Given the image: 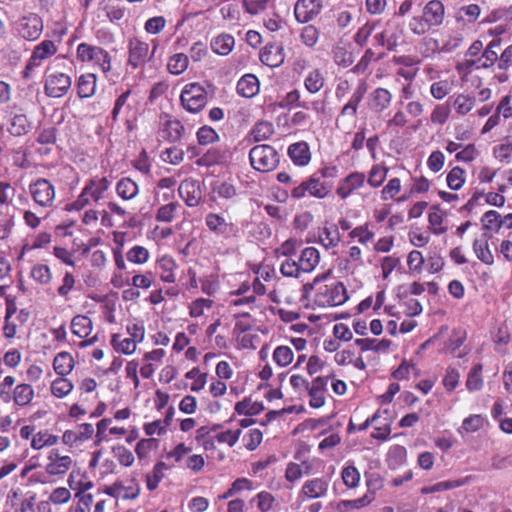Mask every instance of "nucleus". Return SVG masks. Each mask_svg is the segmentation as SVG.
Here are the masks:
<instances>
[{
	"label": "nucleus",
	"mask_w": 512,
	"mask_h": 512,
	"mask_svg": "<svg viewBox=\"0 0 512 512\" xmlns=\"http://www.w3.org/2000/svg\"><path fill=\"white\" fill-rule=\"evenodd\" d=\"M73 460L68 455H61L56 450H51L47 456V461L44 465V470H41L40 465L34 463V482L42 484L51 483L54 481L55 476L65 474L70 470Z\"/></svg>",
	"instance_id": "nucleus-1"
},
{
	"label": "nucleus",
	"mask_w": 512,
	"mask_h": 512,
	"mask_svg": "<svg viewBox=\"0 0 512 512\" xmlns=\"http://www.w3.org/2000/svg\"><path fill=\"white\" fill-rule=\"evenodd\" d=\"M31 470L32 466L26 465L21 474L16 477L11 499L14 512H32Z\"/></svg>",
	"instance_id": "nucleus-2"
},
{
	"label": "nucleus",
	"mask_w": 512,
	"mask_h": 512,
	"mask_svg": "<svg viewBox=\"0 0 512 512\" xmlns=\"http://www.w3.org/2000/svg\"><path fill=\"white\" fill-rule=\"evenodd\" d=\"M77 59L81 62L91 63L104 74L111 71L112 57L104 48L82 42L77 46Z\"/></svg>",
	"instance_id": "nucleus-3"
},
{
	"label": "nucleus",
	"mask_w": 512,
	"mask_h": 512,
	"mask_svg": "<svg viewBox=\"0 0 512 512\" xmlns=\"http://www.w3.org/2000/svg\"><path fill=\"white\" fill-rule=\"evenodd\" d=\"M348 300L345 285L339 281H333L317 288L314 302L319 307H336Z\"/></svg>",
	"instance_id": "nucleus-4"
},
{
	"label": "nucleus",
	"mask_w": 512,
	"mask_h": 512,
	"mask_svg": "<svg viewBox=\"0 0 512 512\" xmlns=\"http://www.w3.org/2000/svg\"><path fill=\"white\" fill-rule=\"evenodd\" d=\"M180 101L185 110L191 113H198L208 102V92L199 83H188L181 91Z\"/></svg>",
	"instance_id": "nucleus-5"
},
{
	"label": "nucleus",
	"mask_w": 512,
	"mask_h": 512,
	"mask_svg": "<svg viewBox=\"0 0 512 512\" xmlns=\"http://www.w3.org/2000/svg\"><path fill=\"white\" fill-rule=\"evenodd\" d=\"M330 191L331 187L322 181L317 173H314L291 190V197L299 200L308 195L317 199H324Z\"/></svg>",
	"instance_id": "nucleus-6"
},
{
	"label": "nucleus",
	"mask_w": 512,
	"mask_h": 512,
	"mask_svg": "<svg viewBox=\"0 0 512 512\" xmlns=\"http://www.w3.org/2000/svg\"><path fill=\"white\" fill-rule=\"evenodd\" d=\"M249 159L252 167L259 172L272 171L279 163L277 151L267 144L254 146L249 152Z\"/></svg>",
	"instance_id": "nucleus-7"
},
{
	"label": "nucleus",
	"mask_w": 512,
	"mask_h": 512,
	"mask_svg": "<svg viewBox=\"0 0 512 512\" xmlns=\"http://www.w3.org/2000/svg\"><path fill=\"white\" fill-rule=\"evenodd\" d=\"M156 49L157 44L154 45L152 52H150V46L147 42L137 37L131 38L128 42L127 66L133 70L144 66L154 57Z\"/></svg>",
	"instance_id": "nucleus-8"
},
{
	"label": "nucleus",
	"mask_w": 512,
	"mask_h": 512,
	"mask_svg": "<svg viewBox=\"0 0 512 512\" xmlns=\"http://www.w3.org/2000/svg\"><path fill=\"white\" fill-rule=\"evenodd\" d=\"M71 78L61 72L47 69L45 73V92L50 97H62L71 87Z\"/></svg>",
	"instance_id": "nucleus-9"
},
{
	"label": "nucleus",
	"mask_w": 512,
	"mask_h": 512,
	"mask_svg": "<svg viewBox=\"0 0 512 512\" xmlns=\"http://www.w3.org/2000/svg\"><path fill=\"white\" fill-rule=\"evenodd\" d=\"M131 95V90L128 89L122 94H120L114 104V107L111 112V119L113 122L117 121L119 115H123L128 124L129 129L131 128V123L135 119L136 110L134 108V104L129 102V97Z\"/></svg>",
	"instance_id": "nucleus-10"
},
{
	"label": "nucleus",
	"mask_w": 512,
	"mask_h": 512,
	"mask_svg": "<svg viewBox=\"0 0 512 512\" xmlns=\"http://www.w3.org/2000/svg\"><path fill=\"white\" fill-rule=\"evenodd\" d=\"M322 0H297L294 6V15L299 23H308L322 10Z\"/></svg>",
	"instance_id": "nucleus-11"
},
{
	"label": "nucleus",
	"mask_w": 512,
	"mask_h": 512,
	"mask_svg": "<svg viewBox=\"0 0 512 512\" xmlns=\"http://www.w3.org/2000/svg\"><path fill=\"white\" fill-rule=\"evenodd\" d=\"M329 488V480L324 477H316L304 482L300 492L299 498L317 499L323 498L327 495Z\"/></svg>",
	"instance_id": "nucleus-12"
},
{
	"label": "nucleus",
	"mask_w": 512,
	"mask_h": 512,
	"mask_svg": "<svg viewBox=\"0 0 512 512\" xmlns=\"http://www.w3.org/2000/svg\"><path fill=\"white\" fill-rule=\"evenodd\" d=\"M366 176L362 172H352L338 182L336 194L343 200L347 199L354 191L362 188Z\"/></svg>",
	"instance_id": "nucleus-13"
},
{
	"label": "nucleus",
	"mask_w": 512,
	"mask_h": 512,
	"mask_svg": "<svg viewBox=\"0 0 512 512\" xmlns=\"http://www.w3.org/2000/svg\"><path fill=\"white\" fill-rule=\"evenodd\" d=\"M328 377H316L306 392V396L309 397V405L312 408H320L324 406L326 402Z\"/></svg>",
	"instance_id": "nucleus-14"
},
{
	"label": "nucleus",
	"mask_w": 512,
	"mask_h": 512,
	"mask_svg": "<svg viewBox=\"0 0 512 512\" xmlns=\"http://www.w3.org/2000/svg\"><path fill=\"white\" fill-rule=\"evenodd\" d=\"M178 192L180 197L185 201L189 207H196L199 205L202 199V191L200 183L193 179L184 180L179 188Z\"/></svg>",
	"instance_id": "nucleus-15"
},
{
	"label": "nucleus",
	"mask_w": 512,
	"mask_h": 512,
	"mask_svg": "<svg viewBox=\"0 0 512 512\" xmlns=\"http://www.w3.org/2000/svg\"><path fill=\"white\" fill-rule=\"evenodd\" d=\"M55 199V189L47 179H38L34 182V202L42 207L52 206Z\"/></svg>",
	"instance_id": "nucleus-16"
},
{
	"label": "nucleus",
	"mask_w": 512,
	"mask_h": 512,
	"mask_svg": "<svg viewBox=\"0 0 512 512\" xmlns=\"http://www.w3.org/2000/svg\"><path fill=\"white\" fill-rule=\"evenodd\" d=\"M422 15L430 28L438 27L444 21L445 6L440 0H430L423 7Z\"/></svg>",
	"instance_id": "nucleus-17"
},
{
	"label": "nucleus",
	"mask_w": 512,
	"mask_h": 512,
	"mask_svg": "<svg viewBox=\"0 0 512 512\" xmlns=\"http://www.w3.org/2000/svg\"><path fill=\"white\" fill-rule=\"evenodd\" d=\"M207 228L214 234L222 237H228L234 230V225L228 222L223 216L210 212L205 217Z\"/></svg>",
	"instance_id": "nucleus-18"
},
{
	"label": "nucleus",
	"mask_w": 512,
	"mask_h": 512,
	"mask_svg": "<svg viewBox=\"0 0 512 512\" xmlns=\"http://www.w3.org/2000/svg\"><path fill=\"white\" fill-rule=\"evenodd\" d=\"M288 156L296 166H306L311 161V152L309 145L305 141H300L291 144L288 147Z\"/></svg>",
	"instance_id": "nucleus-19"
},
{
	"label": "nucleus",
	"mask_w": 512,
	"mask_h": 512,
	"mask_svg": "<svg viewBox=\"0 0 512 512\" xmlns=\"http://www.w3.org/2000/svg\"><path fill=\"white\" fill-rule=\"evenodd\" d=\"M260 60L269 67H279L284 62V49L279 44H269L260 53Z\"/></svg>",
	"instance_id": "nucleus-20"
},
{
	"label": "nucleus",
	"mask_w": 512,
	"mask_h": 512,
	"mask_svg": "<svg viewBox=\"0 0 512 512\" xmlns=\"http://www.w3.org/2000/svg\"><path fill=\"white\" fill-rule=\"evenodd\" d=\"M392 101V94L385 88H377L370 94L369 106L374 112L381 113L386 110Z\"/></svg>",
	"instance_id": "nucleus-21"
},
{
	"label": "nucleus",
	"mask_w": 512,
	"mask_h": 512,
	"mask_svg": "<svg viewBox=\"0 0 512 512\" xmlns=\"http://www.w3.org/2000/svg\"><path fill=\"white\" fill-rule=\"evenodd\" d=\"M139 333H135L129 336H122L119 334L113 335L112 343L116 352H135L136 343L142 340L143 334L140 329H137Z\"/></svg>",
	"instance_id": "nucleus-22"
},
{
	"label": "nucleus",
	"mask_w": 512,
	"mask_h": 512,
	"mask_svg": "<svg viewBox=\"0 0 512 512\" xmlns=\"http://www.w3.org/2000/svg\"><path fill=\"white\" fill-rule=\"evenodd\" d=\"M299 267L303 273L312 272L320 262V253L315 247H306L301 251Z\"/></svg>",
	"instance_id": "nucleus-23"
},
{
	"label": "nucleus",
	"mask_w": 512,
	"mask_h": 512,
	"mask_svg": "<svg viewBox=\"0 0 512 512\" xmlns=\"http://www.w3.org/2000/svg\"><path fill=\"white\" fill-rule=\"evenodd\" d=\"M491 238L487 232L482 234L480 239H475L473 242V250L477 258L484 264L491 265L494 262V257L489 249L488 241Z\"/></svg>",
	"instance_id": "nucleus-24"
},
{
	"label": "nucleus",
	"mask_w": 512,
	"mask_h": 512,
	"mask_svg": "<svg viewBox=\"0 0 512 512\" xmlns=\"http://www.w3.org/2000/svg\"><path fill=\"white\" fill-rule=\"evenodd\" d=\"M500 44V39L492 40L482 53L481 57H479L476 61H473L471 65H475L477 69L488 68L494 65V63L498 60V54L494 49L499 47Z\"/></svg>",
	"instance_id": "nucleus-25"
},
{
	"label": "nucleus",
	"mask_w": 512,
	"mask_h": 512,
	"mask_svg": "<svg viewBox=\"0 0 512 512\" xmlns=\"http://www.w3.org/2000/svg\"><path fill=\"white\" fill-rule=\"evenodd\" d=\"M109 187V180L106 177H102L89 180L84 189L90 198L97 202L104 197V193L109 189Z\"/></svg>",
	"instance_id": "nucleus-26"
},
{
	"label": "nucleus",
	"mask_w": 512,
	"mask_h": 512,
	"mask_svg": "<svg viewBox=\"0 0 512 512\" xmlns=\"http://www.w3.org/2000/svg\"><path fill=\"white\" fill-rule=\"evenodd\" d=\"M237 92L245 98H251L259 92V81L256 76L246 74L237 83Z\"/></svg>",
	"instance_id": "nucleus-27"
},
{
	"label": "nucleus",
	"mask_w": 512,
	"mask_h": 512,
	"mask_svg": "<svg viewBox=\"0 0 512 512\" xmlns=\"http://www.w3.org/2000/svg\"><path fill=\"white\" fill-rule=\"evenodd\" d=\"M96 75L93 73L83 74L77 82V93L80 98H90L96 92Z\"/></svg>",
	"instance_id": "nucleus-28"
},
{
	"label": "nucleus",
	"mask_w": 512,
	"mask_h": 512,
	"mask_svg": "<svg viewBox=\"0 0 512 512\" xmlns=\"http://www.w3.org/2000/svg\"><path fill=\"white\" fill-rule=\"evenodd\" d=\"M116 193L123 200H132L138 195L139 187L134 180L124 177L117 182Z\"/></svg>",
	"instance_id": "nucleus-29"
},
{
	"label": "nucleus",
	"mask_w": 512,
	"mask_h": 512,
	"mask_svg": "<svg viewBox=\"0 0 512 512\" xmlns=\"http://www.w3.org/2000/svg\"><path fill=\"white\" fill-rule=\"evenodd\" d=\"M185 134V127L179 120H168L162 129L161 136L170 141L177 142Z\"/></svg>",
	"instance_id": "nucleus-30"
},
{
	"label": "nucleus",
	"mask_w": 512,
	"mask_h": 512,
	"mask_svg": "<svg viewBox=\"0 0 512 512\" xmlns=\"http://www.w3.org/2000/svg\"><path fill=\"white\" fill-rule=\"evenodd\" d=\"M177 264L175 260L170 256H163L158 260L157 268L160 270V278L162 281L167 283H174L176 278L174 270Z\"/></svg>",
	"instance_id": "nucleus-31"
},
{
	"label": "nucleus",
	"mask_w": 512,
	"mask_h": 512,
	"mask_svg": "<svg viewBox=\"0 0 512 512\" xmlns=\"http://www.w3.org/2000/svg\"><path fill=\"white\" fill-rule=\"evenodd\" d=\"M235 40L230 34H221L211 41L212 50L219 55L226 56L234 48Z\"/></svg>",
	"instance_id": "nucleus-32"
},
{
	"label": "nucleus",
	"mask_w": 512,
	"mask_h": 512,
	"mask_svg": "<svg viewBox=\"0 0 512 512\" xmlns=\"http://www.w3.org/2000/svg\"><path fill=\"white\" fill-rule=\"evenodd\" d=\"M167 470H169V466L162 461L154 465L152 472L146 476L148 490L153 491L158 487Z\"/></svg>",
	"instance_id": "nucleus-33"
},
{
	"label": "nucleus",
	"mask_w": 512,
	"mask_h": 512,
	"mask_svg": "<svg viewBox=\"0 0 512 512\" xmlns=\"http://www.w3.org/2000/svg\"><path fill=\"white\" fill-rule=\"evenodd\" d=\"M57 52V46L52 40H43L34 47V66L39 65L37 61L52 57Z\"/></svg>",
	"instance_id": "nucleus-34"
},
{
	"label": "nucleus",
	"mask_w": 512,
	"mask_h": 512,
	"mask_svg": "<svg viewBox=\"0 0 512 512\" xmlns=\"http://www.w3.org/2000/svg\"><path fill=\"white\" fill-rule=\"evenodd\" d=\"M407 450L404 446L393 445L387 453V463L390 468L396 469L406 462Z\"/></svg>",
	"instance_id": "nucleus-35"
},
{
	"label": "nucleus",
	"mask_w": 512,
	"mask_h": 512,
	"mask_svg": "<svg viewBox=\"0 0 512 512\" xmlns=\"http://www.w3.org/2000/svg\"><path fill=\"white\" fill-rule=\"evenodd\" d=\"M274 134V126L269 121L257 122L252 130L251 136L254 142H261L269 139Z\"/></svg>",
	"instance_id": "nucleus-36"
},
{
	"label": "nucleus",
	"mask_w": 512,
	"mask_h": 512,
	"mask_svg": "<svg viewBox=\"0 0 512 512\" xmlns=\"http://www.w3.org/2000/svg\"><path fill=\"white\" fill-rule=\"evenodd\" d=\"M74 365L75 361L72 354H56L53 361L55 371L61 376L69 374Z\"/></svg>",
	"instance_id": "nucleus-37"
},
{
	"label": "nucleus",
	"mask_w": 512,
	"mask_h": 512,
	"mask_svg": "<svg viewBox=\"0 0 512 512\" xmlns=\"http://www.w3.org/2000/svg\"><path fill=\"white\" fill-rule=\"evenodd\" d=\"M466 483L465 480H446L421 488L422 494H433L458 488Z\"/></svg>",
	"instance_id": "nucleus-38"
},
{
	"label": "nucleus",
	"mask_w": 512,
	"mask_h": 512,
	"mask_svg": "<svg viewBox=\"0 0 512 512\" xmlns=\"http://www.w3.org/2000/svg\"><path fill=\"white\" fill-rule=\"evenodd\" d=\"M189 58L184 53H176L170 57L167 67L170 73L180 75L188 68Z\"/></svg>",
	"instance_id": "nucleus-39"
},
{
	"label": "nucleus",
	"mask_w": 512,
	"mask_h": 512,
	"mask_svg": "<svg viewBox=\"0 0 512 512\" xmlns=\"http://www.w3.org/2000/svg\"><path fill=\"white\" fill-rule=\"evenodd\" d=\"M305 88L312 94L319 92L324 86L322 73L315 69L310 71L304 80Z\"/></svg>",
	"instance_id": "nucleus-40"
},
{
	"label": "nucleus",
	"mask_w": 512,
	"mask_h": 512,
	"mask_svg": "<svg viewBox=\"0 0 512 512\" xmlns=\"http://www.w3.org/2000/svg\"><path fill=\"white\" fill-rule=\"evenodd\" d=\"M263 409L261 403L253 402L251 399L245 398L235 405V411L239 415L252 416L258 414Z\"/></svg>",
	"instance_id": "nucleus-41"
},
{
	"label": "nucleus",
	"mask_w": 512,
	"mask_h": 512,
	"mask_svg": "<svg viewBox=\"0 0 512 512\" xmlns=\"http://www.w3.org/2000/svg\"><path fill=\"white\" fill-rule=\"evenodd\" d=\"M483 229L498 232L501 228V215L495 210H489L481 218Z\"/></svg>",
	"instance_id": "nucleus-42"
},
{
	"label": "nucleus",
	"mask_w": 512,
	"mask_h": 512,
	"mask_svg": "<svg viewBox=\"0 0 512 512\" xmlns=\"http://www.w3.org/2000/svg\"><path fill=\"white\" fill-rule=\"evenodd\" d=\"M274 496L267 491H261L254 496L250 503H255L260 512H269L274 504Z\"/></svg>",
	"instance_id": "nucleus-43"
},
{
	"label": "nucleus",
	"mask_w": 512,
	"mask_h": 512,
	"mask_svg": "<svg viewBox=\"0 0 512 512\" xmlns=\"http://www.w3.org/2000/svg\"><path fill=\"white\" fill-rule=\"evenodd\" d=\"M485 424V417L479 414L470 415L462 422L459 432L473 433L480 430Z\"/></svg>",
	"instance_id": "nucleus-44"
},
{
	"label": "nucleus",
	"mask_w": 512,
	"mask_h": 512,
	"mask_svg": "<svg viewBox=\"0 0 512 512\" xmlns=\"http://www.w3.org/2000/svg\"><path fill=\"white\" fill-rule=\"evenodd\" d=\"M71 328L75 335L81 338L86 337L91 330V320L86 316H76L72 320Z\"/></svg>",
	"instance_id": "nucleus-45"
},
{
	"label": "nucleus",
	"mask_w": 512,
	"mask_h": 512,
	"mask_svg": "<svg viewBox=\"0 0 512 512\" xmlns=\"http://www.w3.org/2000/svg\"><path fill=\"white\" fill-rule=\"evenodd\" d=\"M319 241L325 249L334 248L340 241V235L337 229L333 231L330 228H323L319 234Z\"/></svg>",
	"instance_id": "nucleus-46"
},
{
	"label": "nucleus",
	"mask_w": 512,
	"mask_h": 512,
	"mask_svg": "<svg viewBox=\"0 0 512 512\" xmlns=\"http://www.w3.org/2000/svg\"><path fill=\"white\" fill-rule=\"evenodd\" d=\"M13 399L19 406L29 404L32 400V387L28 384L16 386L13 392Z\"/></svg>",
	"instance_id": "nucleus-47"
},
{
	"label": "nucleus",
	"mask_w": 512,
	"mask_h": 512,
	"mask_svg": "<svg viewBox=\"0 0 512 512\" xmlns=\"http://www.w3.org/2000/svg\"><path fill=\"white\" fill-rule=\"evenodd\" d=\"M451 113L449 104H438L431 112L430 120L432 124L443 125L447 122Z\"/></svg>",
	"instance_id": "nucleus-48"
},
{
	"label": "nucleus",
	"mask_w": 512,
	"mask_h": 512,
	"mask_svg": "<svg viewBox=\"0 0 512 512\" xmlns=\"http://www.w3.org/2000/svg\"><path fill=\"white\" fill-rule=\"evenodd\" d=\"M73 389V384L66 378L59 377L51 383V392L58 398L68 395Z\"/></svg>",
	"instance_id": "nucleus-49"
},
{
	"label": "nucleus",
	"mask_w": 512,
	"mask_h": 512,
	"mask_svg": "<svg viewBox=\"0 0 512 512\" xmlns=\"http://www.w3.org/2000/svg\"><path fill=\"white\" fill-rule=\"evenodd\" d=\"M320 37V31L314 25H306L302 28L300 38L307 47H314Z\"/></svg>",
	"instance_id": "nucleus-50"
},
{
	"label": "nucleus",
	"mask_w": 512,
	"mask_h": 512,
	"mask_svg": "<svg viewBox=\"0 0 512 512\" xmlns=\"http://www.w3.org/2000/svg\"><path fill=\"white\" fill-rule=\"evenodd\" d=\"M126 256L129 262L141 265L148 261L150 254L145 247L135 245L127 252Z\"/></svg>",
	"instance_id": "nucleus-51"
},
{
	"label": "nucleus",
	"mask_w": 512,
	"mask_h": 512,
	"mask_svg": "<svg viewBox=\"0 0 512 512\" xmlns=\"http://www.w3.org/2000/svg\"><path fill=\"white\" fill-rule=\"evenodd\" d=\"M388 169L374 165L368 175L367 182L371 187L377 188L383 184L387 177Z\"/></svg>",
	"instance_id": "nucleus-52"
},
{
	"label": "nucleus",
	"mask_w": 512,
	"mask_h": 512,
	"mask_svg": "<svg viewBox=\"0 0 512 512\" xmlns=\"http://www.w3.org/2000/svg\"><path fill=\"white\" fill-rule=\"evenodd\" d=\"M223 157V153L219 149L210 148L196 161V164L209 167L221 162Z\"/></svg>",
	"instance_id": "nucleus-53"
},
{
	"label": "nucleus",
	"mask_w": 512,
	"mask_h": 512,
	"mask_svg": "<svg viewBox=\"0 0 512 512\" xmlns=\"http://www.w3.org/2000/svg\"><path fill=\"white\" fill-rule=\"evenodd\" d=\"M14 29L17 34L26 40L32 39L31 19L28 14L21 16L15 23Z\"/></svg>",
	"instance_id": "nucleus-54"
},
{
	"label": "nucleus",
	"mask_w": 512,
	"mask_h": 512,
	"mask_svg": "<svg viewBox=\"0 0 512 512\" xmlns=\"http://www.w3.org/2000/svg\"><path fill=\"white\" fill-rule=\"evenodd\" d=\"M474 103L475 101L473 98L464 94H459L455 97L453 106L458 114L466 115L472 110Z\"/></svg>",
	"instance_id": "nucleus-55"
},
{
	"label": "nucleus",
	"mask_w": 512,
	"mask_h": 512,
	"mask_svg": "<svg viewBox=\"0 0 512 512\" xmlns=\"http://www.w3.org/2000/svg\"><path fill=\"white\" fill-rule=\"evenodd\" d=\"M280 272L284 277H295L299 278L303 273L299 267V262L292 259L286 258L280 265Z\"/></svg>",
	"instance_id": "nucleus-56"
},
{
	"label": "nucleus",
	"mask_w": 512,
	"mask_h": 512,
	"mask_svg": "<svg viewBox=\"0 0 512 512\" xmlns=\"http://www.w3.org/2000/svg\"><path fill=\"white\" fill-rule=\"evenodd\" d=\"M157 445L158 440L155 438L141 439L136 445L135 452L139 459H145Z\"/></svg>",
	"instance_id": "nucleus-57"
},
{
	"label": "nucleus",
	"mask_w": 512,
	"mask_h": 512,
	"mask_svg": "<svg viewBox=\"0 0 512 512\" xmlns=\"http://www.w3.org/2000/svg\"><path fill=\"white\" fill-rule=\"evenodd\" d=\"M464 170L460 167H454L447 175V184L452 190H459L464 182Z\"/></svg>",
	"instance_id": "nucleus-58"
},
{
	"label": "nucleus",
	"mask_w": 512,
	"mask_h": 512,
	"mask_svg": "<svg viewBox=\"0 0 512 512\" xmlns=\"http://www.w3.org/2000/svg\"><path fill=\"white\" fill-rule=\"evenodd\" d=\"M342 480L348 488H355L360 481V473L354 466L344 467L341 473Z\"/></svg>",
	"instance_id": "nucleus-59"
},
{
	"label": "nucleus",
	"mask_w": 512,
	"mask_h": 512,
	"mask_svg": "<svg viewBox=\"0 0 512 512\" xmlns=\"http://www.w3.org/2000/svg\"><path fill=\"white\" fill-rule=\"evenodd\" d=\"M213 301L207 298H198L190 304L189 314L191 317L197 318L204 314L205 310L211 309Z\"/></svg>",
	"instance_id": "nucleus-60"
},
{
	"label": "nucleus",
	"mask_w": 512,
	"mask_h": 512,
	"mask_svg": "<svg viewBox=\"0 0 512 512\" xmlns=\"http://www.w3.org/2000/svg\"><path fill=\"white\" fill-rule=\"evenodd\" d=\"M179 207L178 202H171L161 206L156 214L157 221L169 223L174 219L175 212Z\"/></svg>",
	"instance_id": "nucleus-61"
},
{
	"label": "nucleus",
	"mask_w": 512,
	"mask_h": 512,
	"mask_svg": "<svg viewBox=\"0 0 512 512\" xmlns=\"http://www.w3.org/2000/svg\"><path fill=\"white\" fill-rule=\"evenodd\" d=\"M481 370L482 366L477 365L470 371L466 381V387L469 391H477L482 388L483 380L481 377Z\"/></svg>",
	"instance_id": "nucleus-62"
},
{
	"label": "nucleus",
	"mask_w": 512,
	"mask_h": 512,
	"mask_svg": "<svg viewBox=\"0 0 512 512\" xmlns=\"http://www.w3.org/2000/svg\"><path fill=\"white\" fill-rule=\"evenodd\" d=\"M241 432V429H229L217 433L214 438L218 443H224L227 444L229 447H233L238 442Z\"/></svg>",
	"instance_id": "nucleus-63"
},
{
	"label": "nucleus",
	"mask_w": 512,
	"mask_h": 512,
	"mask_svg": "<svg viewBox=\"0 0 512 512\" xmlns=\"http://www.w3.org/2000/svg\"><path fill=\"white\" fill-rule=\"evenodd\" d=\"M263 434L259 429H250L243 436V443L249 451L255 450L262 442Z\"/></svg>",
	"instance_id": "nucleus-64"
}]
</instances>
